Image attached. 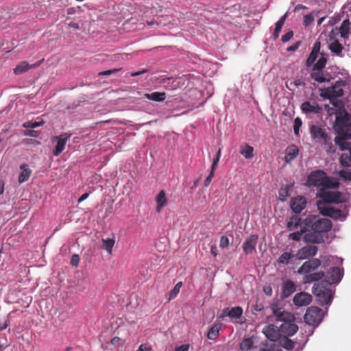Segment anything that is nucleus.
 <instances>
[{
  "label": "nucleus",
  "instance_id": "1",
  "mask_svg": "<svg viewBox=\"0 0 351 351\" xmlns=\"http://www.w3.org/2000/svg\"><path fill=\"white\" fill-rule=\"evenodd\" d=\"M335 128L338 136L335 137V143L340 149H343L346 145L345 141L351 138V116L346 110L337 114Z\"/></svg>",
  "mask_w": 351,
  "mask_h": 351
},
{
  "label": "nucleus",
  "instance_id": "2",
  "mask_svg": "<svg viewBox=\"0 0 351 351\" xmlns=\"http://www.w3.org/2000/svg\"><path fill=\"white\" fill-rule=\"evenodd\" d=\"M309 186L319 187L320 190L335 189L339 186V183L332 178L328 177L322 170L312 171L307 178Z\"/></svg>",
  "mask_w": 351,
  "mask_h": 351
},
{
  "label": "nucleus",
  "instance_id": "3",
  "mask_svg": "<svg viewBox=\"0 0 351 351\" xmlns=\"http://www.w3.org/2000/svg\"><path fill=\"white\" fill-rule=\"evenodd\" d=\"M311 138L317 143L321 145L327 153L334 154L336 152L335 143L333 144L332 138L328 134L325 129L316 125L310 127Z\"/></svg>",
  "mask_w": 351,
  "mask_h": 351
},
{
  "label": "nucleus",
  "instance_id": "4",
  "mask_svg": "<svg viewBox=\"0 0 351 351\" xmlns=\"http://www.w3.org/2000/svg\"><path fill=\"white\" fill-rule=\"evenodd\" d=\"M303 223L306 226L308 230H315L321 234L329 232L332 228V222L327 218H319L316 215H310L307 217Z\"/></svg>",
  "mask_w": 351,
  "mask_h": 351
},
{
  "label": "nucleus",
  "instance_id": "5",
  "mask_svg": "<svg viewBox=\"0 0 351 351\" xmlns=\"http://www.w3.org/2000/svg\"><path fill=\"white\" fill-rule=\"evenodd\" d=\"M312 292L317 297L321 305H327L331 302L332 298V290L326 287L324 283L315 284Z\"/></svg>",
  "mask_w": 351,
  "mask_h": 351
},
{
  "label": "nucleus",
  "instance_id": "6",
  "mask_svg": "<svg viewBox=\"0 0 351 351\" xmlns=\"http://www.w3.org/2000/svg\"><path fill=\"white\" fill-rule=\"evenodd\" d=\"M323 311L317 306H310L307 308L304 316V322L311 326H317L322 322Z\"/></svg>",
  "mask_w": 351,
  "mask_h": 351
},
{
  "label": "nucleus",
  "instance_id": "7",
  "mask_svg": "<svg viewBox=\"0 0 351 351\" xmlns=\"http://www.w3.org/2000/svg\"><path fill=\"white\" fill-rule=\"evenodd\" d=\"M273 315L276 317V322H282L286 323L288 322H294L295 316L290 312L286 311L277 302H274L270 305Z\"/></svg>",
  "mask_w": 351,
  "mask_h": 351
},
{
  "label": "nucleus",
  "instance_id": "8",
  "mask_svg": "<svg viewBox=\"0 0 351 351\" xmlns=\"http://www.w3.org/2000/svg\"><path fill=\"white\" fill-rule=\"evenodd\" d=\"M344 85V82L341 80L337 81L333 86L324 89L321 93V96L329 99L341 97L344 92L343 89Z\"/></svg>",
  "mask_w": 351,
  "mask_h": 351
},
{
  "label": "nucleus",
  "instance_id": "9",
  "mask_svg": "<svg viewBox=\"0 0 351 351\" xmlns=\"http://www.w3.org/2000/svg\"><path fill=\"white\" fill-rule=\"evenodd\" d=\"M319 197L326 203L339 204L344 202L342 193L339 191H330L326 189L320 190Z\"/></svg>",
  "mask_w": 351,
  "mask_h": 351
},
{
  "label": "nucleus",
  "instance_id": "10",
  "mask_svg": "<svg viewBox=\"0 0 351 351\" xmlns=\"http://www.w3.org/2000/svg\"><path fill=\"white\" fill-rule=\"evenodd\" d=\"M71 134L64 133L59 136L53 137V141H56V145L53 151V154L55 156H59L64 149L67 141L71 138Z\"/></svg>",
  "mask_w": 351,
  "mask_h": 351
},
{
  "label": "nucleus",
  "instance_id": "11",
  "mask_svg": "<svg viewBox=\"0 0 351 351\" xmlns=\"http://www.w3.org/2000/svg\"><path fill=\"white\" fill-rule=\"evenodd\" d=\"M317 247L315 245H306L300 248L295 254L298 260L307 259L314 256L317 252Z\"/></svg>",
  "mask_w": 351,
  "mask_h": 351
},
{
  "label": "nucleus",
  "instance_id": "12",
  "mask_svg": "<svg viewBox=\"0 0 351 351\" xmlns=\"http://www.w3.org/2000/svg\"><path fill=\"white\" fill-rule=\"evenodd\" d=\"M343 276V271L338 267H333L327 273L326 276V282L330 284L339 283Z\"/></svg>",
  "mask_w": 351,
  "mask_h": 351
},
{
  "label": "nucleus",
  "instance_id": "13",
  "mask_svg": "<svg viewBox=\"0 0 351 351\" xmlns=\"http://www.w3.org/2000/svg\"><path fill=\"white\" fill-rule=\"evenodd\" d=\"M311 301V295L304 291L296 293L293 298V302L297 306H306L308 305Z\"/></svg>",
  "mask_w": 351,
  "mask_h": 351
},
{
  "label": "nucleus",
  "instance_id": "14",
  "mask_svg": "<svg viewBox=\"0 0 351 351\" xmlns=\"http://www.w3.org/2000/svg\"><path fill=\"white\" fill-rule=\"evenodd\" d=\"M306 200L303 196H298L291 199L290 206L295 213H300L306 207Z\"/></svg>",
  "mask_w": 351,
  "mask_h": 351
},
{
  "label": "nucleus",
  "instance_id": "15",
  "mask_svg": "<svg viewBox=\"0 0 351 351\" xmlns=\"http://www.w3.org/2000/svg\"><path fill=\"white\" fill-rule=\"evenodd\" d=\"M306 243H321L324 242V236L315 230H308L303 237Z\"/></svg>",
  "mask_w": 351,
  "mask_h": 351
},
{
  "label": "nucleus",
  "instance_id": "16",
  "mask_svg": "<svg viewBox=\"0 0 351 351\" xmlns=\"http://www.w3.org/2000/svg\"><path fill=\"white\" fill-rule=\"evenodd\" d=\"M243 315V308L241 306H235L232 308H224L219 316V318L229 317L232 319H238Z\"/></svg>",
  "mask_w": 351,
  "mask_h": 351
},
{
  "label": "nucleus",
  "instance_id": "17",
  "mask_svg": "<svg viewBox=\"0 0 351 351\" xmlns=\"http://www.w3.org/2000/svg\"><path fill=\"white\" fill-rule=\"evenodd\" d=\"M321 214L324 216L330 217L335 219H345L346 217L341 210L330 207L323 208L321 210Z\"/></svg>",
  "mask_w": 351,
  "mask_h": 351
},
{
  "label": "nucleus",
  "instance_id": "18",
  "mask_svg": "<svg viewBox=\"0 0 351 351\" xmlns=\"http://www.w3.org/2000/svg\"><path fill=\"white\" fill-rule=\"evenodd\" d=\"M258 241L257 235H251L243 244V250L246 254H252L256 250Z\"/></svg>",
  "mask_w": 351,
  "mask_h": 351
},
{
  "label": "nucleus",
  "instance_id": "19",
  "mask_svg": "<svg viewBox=\"0 0 351 351\" xmlns=\"http://www.w3.org/2000/svg\"><path fill=\"white\" fill-rule=\"evenodd\" d=\"M280 330L285 335L291 337L297 332L298 326L293 322H288L281 324Z\"/></svg>",
  "mask_w": 351,
  "mask_h": 351
},
{
  "label": "nucleus",
  "instance_id": "20",
  "mask_svg": "<svg viewBox=\"0 0 351 351\" xmlns=\"http://www.w3.org/2000/svg\"><path fill=\"white\" fill-rule=\"evenodd\" d=\"M279 330L278 328L273 325L269 324L263 329V332L265 335L267 339L270 341H276L279 337Z\"/></svg>",
  "mask_w": 351,
  "mask_h": 351
},
{
  "label": "nucleus",
  "instance_id": "21",
  "mask_svg": "<svg viewBox=\"0 0 351 351\" xmlns=\"http://www.w3.org/2000/svg\"><path fill=\"white\" fill-rule=\"evenodd\" d=\"M296 291V285L291 280H286L282 286V295L284 298L289 297Z\"/></svg>",
  "mask_w": 351,
  "mask_h": 351
},
{
  "label": "nucleus",
  "instance_id": "22",
  "mask_svg": "<svg viewBox=\"0 0 351 351\" xmlns=\"http://www.w3.org/2000/svg\"><path fill=\"white\" fill-rule=\"evenodd\" d=\"M345 149H341L342 151L348 150L349 154H342L339 158V162L341 166L344 167H349L351 166V143L345 141Z\"/></svg>",
  "mask_w": 351,
  "mask_h": 351
},
{
  "label": "nucleus",
  "instance_id": "23",
  "mask_svg": "<svg viewBox=\"0 0 351 351\" xmlns=\"http://www.w3.org/2000/svg\"><path fill=\"white\" fill-rule=\"evenodd\" d=\"M301 109L306 114H320L322 112V108L317 104H311L309 101H305L302 103Z\"/></svg>",
  "mask_w": 351,
  "mask_h": 351
},
{
  "label": "nucleus",
  "instance_id": "24",
  "mask_svg": "<svg viewBox=\"0 0 351 351\" xmlns=\"http://www.w3.org/2000/svg\"><path fill=\"white\" fill-rule=\"evenodd\" d=\"M43 61H38L33 64H29L26 61L21 62L20 64H19L14 69V73L16 75H20L25 72H27L28 70L32 68L38 67L40 65L41 62Z\"/></svg>",
  "mask_w": 351,
  "mask_h": 351
},
{
  "label": "nucleus",
  "instance_id": "25",
  "mask_svg": "<svg viewBox=\"0 0 351 351\" xmlns=\"http://www.w3.org/2000/svg\"><path fill=\"white\" fill-rule=\"evenodd\" d=\"M299 149L295 145H291L287 147L285 151V161L290 163L298 155Z\"/></svg>",
  "mask_w": 351,
  "mask_h": 351
},
{
  "label": "nucleus",
  "instance_id": "26",
  "mask_svg": "<svg viewBox=\"0 0 351 351\" xmlns=\"http://www.w3.org/2000/svg\"><path fill=\"white\" fill-rule=\"evenodd\" d=\"M321 48V43L319 41L315 42L313 45V49L306 60L307 66L313 64L317 58Z\"/></svg>",
  "mask_w": 351,
  "mask_h": 351
},
{
  "label": "nucleus",
  "instance_id": "27",
  "mask_svg": "<svg viewBox=\"0 0 351 351\" xmlns=\"http://www.w3.org/2000/svg\"><path fill=\"white\" fill-rule=\"evenodd\" d=\"M156 202L157 204L156 210L157 213H160L162 209L167 206V199L165 191H160L156 197Z\"/></svg>",
  "mask_w": 351,
  "mask_h": 351
},
{
  "label": "nucleus",
  "instance_id": "28",
  "mask_svg": "<svg viewBox=\"0 0 351 351\" xmlns=\"http://www.w3.org/2000/svg\"><path fill=\"white\" fill-rule=\"evenodd\" d=\"M299 226H301V218L298 215H293L291 217L287 222V228L289 231L297 229Z\"/></svg>",
  "mask_w": 351,
  "mask_h": 351
},
{
  "label": "nucleus",
  "instance_id": "29",
  "mask_svg": "<svg viewBox=\"0 0 351 351\" xmlns=\"http://www.w3.org/2000/svg\"><path fill=\"white\" fill-rule=\"evenodd\" d=\"M324 276V271H319L316 273L308 274L303 278L304 283H311L312 282L318 281Z\"/></svg>",
  "mask_w": 351,
  "mask_h": 351
},
{
  "label": "nucleus",
  "instance_id": "30",
  "mask_svg": "<svg viewBox=\"0 0 351 351\" xmlns=\"http://www.w3.org/2000/svg\"><path fill=\"white\" fill-rule=\"evenodd\" d=\"M144 97L149 100L161 102L165 100L166 93L165 92H154L152 93H145Z\"/></svg>",
  "mask_w": 351,
  "mask_h": 351
},
{
  "label": "nucleus",
  "instance_id": "31",
  "mask_svg": "<svg viewBox=\"0 0 351 351\" xmlns=\"http://www.w3.org/2000/svg\"><path fill=\"white\" fill-rule=\"evenodd\" d=\"M20 169H21V172L19 176V182L23 183L29 179L32 174V170L29 169L25 164H22L20 166Z\"/></svg>",
  "mask_w": 351,
  "mask_h": 351
},
{
  "label": "nucleus",
  "instance_id": "32",
  "mask_svg": "<svg viewBox=\"0 0 351 351\" xmlns=\"http://www.w3.org/2000/svg\"><path fill=\"white\" fill-rule=\"evenodd\" d=\"M350 21L348 19L344 20L339 27V34L342 38L344 40L348 39L350 36Z\"/></svg>",
  "mask_w": 351,
  "mask_h": 351
},
{
  "label": "nucleus",
  "instance_id": "33",
  "mask_svg": "<svg viewBox=\"0 0 351 351\" xmlns=\"http://www.w3.org/2000/svg\"><path fill=\"white\" fill-rule=\"evenodd\" d=\"M240 154L246 159H251L254 157V148L248 144L241 145Z\"/></svg>",
  "mask_w": 351,
  "mask_h": 351
},
{
  "label": "nucleus",
  "instance_id": "34",
  "mask_svg": "<svg viewBox=\"0 0 351 351\" xmlns=\"http://www.w3.org/2000/svg\"><path fill=\"white\" fill-rule=\"evenodd\" d=\"M329 49L339 56H342V51L343 49V47L342 45L337 40H334L332 41L328 46Z\"/></svg>",
  "mask_w": 351,
  "mask_h": 351
},
{
  "label": "nucleus",
  "instance_id": "35",
  "mask_svg": "<svg viewBox=\"0 0 351 351\" xmlns=\"http://www.w3.org/2000/svg\"><path fill=\"white\" fill-rule=\"evenodd\" d=\"M311 78L315 81L322 83L325 82H329L330 78L324 75L322 71H314L311 73Z\"/></svg>",
  "mask_w": 351,
  "mask_h": 351
},
{
  "label": "nucleus",
  "instance_id": "36",
  "mask_svg": "<svg viewBox=\"0 0 351 351\" xmlns=\"http://www.w3.org/2000/svg\"><path fill=\"white\" fill-rule=\"evenodd\" d=\"M293 184H287L279 190V199L282 202L287 200L290 195Z\"/></svg>",
  "mask_w": 351,
  "mask_h": 351
},
{
  "label": "nucleus",
  "instance_id": "37",
  "mask_svg": "<svg viewBox=\"0 0 351 351\" xmlns=\"http://www.w3.org/2000/svg\"><path fill=\"white\" fill-rule=\"evenodd\" d=\"M308 231V229L306 228V226L304 224L302 227L300 228V231L294 232L289 235V239H292L295 241H300L302 237L303 234L306 233Z\"/></svg>",
  "mask_w": 351,
  "mask_h": 351
},
{
  "label": "nucleus",
  "instance_id": "38",
  "mask_svg": "<svg viewBox=\"0 0 351 351\" xmlns=\"http://www.w3.org/2000/svg\"><path fill=\"white\" fill-rule=\"evenodd\" d=\"M293 257H295V254H292L291 252H284L282 254L278 259L277 260V262L279 264H284L287 265L289 263V261L293 258Z\"/></svg>",
  "mask_w": 351,
  "mask_h": 351
},
{
  "label": "nucleus",
  "instance_id": "39",
  "mask_svg": "<svg viewBox=\"0 0 351 351\" xmlns=\"http://www.w3.org/2000/svg\"><path fill=\"white\" fill-rule=\"evenodd\" d=\"M103 245L102 247L105 249L109 254H112V248L115 243L114 239H102Z\"/></svg>",
  "mask_w": 351,
  "mask_h": 351
},
{
  "label": "nucleus",
  "instance_id": "40",
  "mask_svg": "<svg viewBox=\"0 0 351 351\" xmlns=\"http://www.w3.org/2000/svg\"><path fill=\"white\" fill-rule=\"evenodd\" d=\"M280 343L284 348L290 350L294 348L295 343L287 337H282L280 339Z\"/></svg>",
  "mask_w": 351,
  "mask_h": 351
},
{
  "label": "nucleus",
  "instance_id": "41",
  "mask_svg": "<svg viewBox=\"0 0 351 351\" xmlns=\"http://www.w3.org/2000/svg\"><path fill=\"white\" fill-rule=\"evenodd\" d=\"M327 62V58L325 57V55L322 53L321 57L317 60V62L313 65V71H322L325 66Z\"/></svg>",
  "mask_w": 351,
  "mask_h": 351
},
{
  "label": "nucleus",
  "instance_id": "42",
  "mask_svg": "<svg viewBox=\"0 0 351 351\" xmlns=\"http://www.w3.org/2000/svg\"><path fill=\"white\" fill-rule=\"evenodd\" d=\"M254 341L252 338H245L239 345V348L242 351L249 350L253 346Z\"/></svg>",
  "mask_w": 351,
  "mask_h": 351
},
{
  "label": "nucleus",
  "instance_id": "43",
  "mask_svg": "<svg viewBox=\"0 0 351 351\" xmlns=\"http://www.w3.org/2000/svg\"><path fill=\"white\" fill-rule=\"evenodd\" d=\"M219 326H213L208 331L207 337L209 339H215L219 336Z\"/></svg>",
  "mask_w": 351,
  "mask_h": 351
},
{
  "label": "nucleus",
  "instance_id": "44",
  "mask_svg": "<svg viewBox=\"0 0 351 351\" xmlns=\"http://www.w3.org/2000/svg\"><path fill=\"white\" fill-rule=\"evenodd\" d=\"M182 286V282H178L175 285L173 289L169 293V301H170V300H173V299L176 298V296L178 295V294L179 293V292L180 291V289H181Z\"/></svg>",
  "mask_w": 351,
  "mask_h": 351
},
{
  "label": "nucleus",
  "instance_id": "45",
  "mask_svg": "<svg viewBox=\"0 0 351 351\" xmlns=\"http://www.w3.org/2000/svg\"><path fill=\"white\" fill-rule=\"evenodd\" d=\"M45 121L43 120H41L40 121H28L24 123L23 127L25 128L34 129L35 128L43 125Z\"/></svg>",
  "mask_w": 351,
  "mask_h": 351
},
{
  "label": "nucleus",
  "instance_id": "46",
  "mask_svg": "<svg viewBox=\"0 0 351 351\" xmlns=\"http://www.w3.org/2000/svg\"><path fill=\"white\" fill-rule=\"evenodd\" d=\"M312 270L308 261L304 262L302 265L298 269V273L300 274H307Z\"/></svg>",
  "mask_w": 351,
  "mask_h": 351
},
{
  "label": "nucleus",
  "instance_id": "47",
  "mask_svg": "<svg viewBox=\"0 0 351 351\" xmlns=\"http://www.w3.org/2000/svg\"><path fill=\"white\" fill-rule=\"evenodd\" d=\"M315 19V16L313 14H306L303 17V24L305 27L308 26L311 24Z\"/></svg>",
  "mask_w": 351,
  "mask_h": 351
},
{
  "label": "nucleus",
  "instance_id": "48",
  "mask_svg": "<svg viewBox=\"0 0 351 351\" xmlns=\"http://www.w3.org/2000/svg\"><path fill=\"white\" fill-rule=\"evenodd\" d=\"M302 125V121L300 118L296 117L294 120L293 131L295 135L299 134L300 128Z\"/></svg>",
  "mask_w": 351,
  "mask_h": 351
},
{
  "label": "nucleus",
  "instance_id": "49",
  "mask_svg": "<svg viewBox=\"0 0 351 351\" xmlns=\"http://www.w3.org/2000/svg\"><path fill=\"white\" fill-rule=\"evenodd\" d=\"M283 25H284L276 22V27H275V29H274V33H273L274 40H276V38H278L280 32Z\"/></svg>",
  "mask_w": 351,
  "mask_h": 351
},
{
  "label": "nucleus",
  "instance_id": "50",
  "mask_svg": "<svg viewBox=\"0 0 351 351\" xmlns=\"http://www.w3.org/2000/svg\"><path fill=\"white\" fill-rule=\"evenodd\" d=\"M307 261L309 263L312 270L316 269L321 265V261L318 258H313Z\"/></svg>",
  "mask_w": 351,
  "mask_h": 351
},
{
  "label": "nucleus",
  "instance_id": "51",
  "mask_svg": "<svg viewBox=\"0 0 351 351\" xmlns=\"http://www.w3.org/2000/svg\"><path fill=\"white\" fill-rule=\"evenodd\" d=\"M339 175L341 178L345 180H351V172L346 170H341L339 172Z\"/></svg>",
  "mask_w": 351,
  "mask_h": 351
},
{
  "label": "nucleus",
  "instance_id": "52",
  "mask_svg": "<svg viewBox=\"0 0 351 351\" xmlns=\"http://www.w3.org/2000/svg\"><path fill=\"white\" fill-rule=\"evenodd\" d=\"M293 36V32L292 30H289L285 34H284L281 40L282 43H287L290 39H291Z\"/></svg>",
  "mask_w": 351,
  "mask_h": 351
},
{
  "label": "nucleus",
  "instance_id": "53",
  "mask_svg": "<svg viewBox=\"0 0 351 351\" xmlns=\"http://www.w3.org/2000/svg\"><path fill=\"white\" fill-rule=\"evenodd\" d=\"M219 246L221 248H227L229 246V239L226 236H222L220 239Z\"/></svg>",
  "mask_w": 351,
  "mask_h": 351
},
{
  "label": "nucleus",
  "instance_id": "54",
  "mask_svg": "<svg viewBox=\"0 0 351 351\" xmlns=\"http://www.w3.org/2000/svg\"><path fill=\"white\" fill-rule=\"evenodd\" d=\"M25 134L27 136H29L32 137L37 138L40 135V132L37 130H34L33 129L27 130L25 131Z\"/></svg>",
  "mask_w": 351,
  "mask_h": 351
},
{
  "label": "nucleus",
  "instance_id": "55",
  "mask_svg": "<svg viewBox=\"0 0 351 351\" xmlns=\"http://www.w3.org/2000/svg\"><path fill=\"white\" fill-rule=\"evenodd\" d=\"M79 263H80V256H79V255H77V254H73V255L71 256V264L73 266L77 267V266H78Z\"/></svg>",
  "mask_w": 351,
  "mask_h": 351
},
{
  "label": "nucleus",
  "instance_id": "56",
  "mask_svg": "<svg viewBox=\"0 0 351 351\" xmlns=\"http://www.w3.org/2000/svg\"><path fill=\"white\" fill-rule=\"evenodd\" d=\"M121 69L119 68V69H110V70H107V71H104L103 72H100L99 74L100 75H110L112 73H114L116 72H118L121 70Z\"/></svg>",
  "mask_w": 351,
  "mask_h": 351
},
{
  "label": "nucleus",
  "instance_id": "57",
  "mask_svg": "<svg viewBox=\"0 0 351 351\" xmlns=\"http://www.w3.org/2000/svg\"><path fill=\"white\" fill-rule=\"evenodd\" d=\"M136 351H152V347L149 344H141Z\"/></svg>",
  "mask_w": 351,
  "mask_h": 351
},
{
  "label": "nucleus",
  "instance_id": "58",
  "mask_svg": "<svg viewBox=\"0 0 351 351\" xmlns=\"http://www.w3.org/2000/svg\"><path fill=\"white\" fill-rule=\"evenodd\" d=\"M213 176H214V171H212V170L210 171V173H209V175L207 176V178H206L205 181H204V186L206 187L208 186L211 182V180L213 178Z\"/></svg>",
  "mask_w": 351,
  "mask_h": 351
},
{
  "label": "nucleus",
  "instance_id": "59",
  "mask_svg": "<svg viewBox=\"0 0 351 351\" xmlns=\"http://www.w3.org/2000/svg\"><path fill=\"white\" fill-rule=\"evenodd\" d=\"M300 45H301V41H298L295 44H293V45H291L290 47H289L287 48V51H296L299 48Z\"/></svg>",
  "mask_w": 351,
  "mask_h": 351
},
{
  "label": "nucleus",
  "instance_id": "60",
  "mask_svg": "<svg viewBox=\"0 0 351 351\" xmlns=\"http://www.w3.org/2000/svg\"><path fill=\"white\" fill-rule=\"evenodd\" d=\"M263 292L265 293V295L271 296L273 293L272 287L270 285L265 286L263 287Z\"/></svg>",
  "mask_w": 351,
  "mask_h": 351
},
{
  "label": "nucleus",
  "instance_id": "61",
  "mask_svg": "<svg viewBox=\"0 0 351 351\" xmlns=\"http://www.w3.org/2000/svg\"><path fill=\"white\" fill-rule=\"evenodd\" d=\"M189 348V344H183L176 348L175 351H188Z\"/></svg>",
  "mask_w": 351,
  "mask_h": 351
},
{
  "label": "nucleus",
  "instance_id": "62",
  "mask_svg": "<svg viewBox=\"0 0 351 351\" xmlns=\"http://www.w3.org/2000/svg\"><path fill=\"white\" fill-rule=\"evenodd\" d=\"M219 160L220 159L219 158H217V157H215L213 159L212 167H211L212 171H215V170L216 169V168H217V167L218 165Z\"/></svg>",
  "mask_w": 351,
  "mask_h": 351
},
{
  "label": "nucleus",
  "instance_id": "63",
  "mask_svg": "<svg viewBox=\"0 0 351 351\" xmlns=\"http://www.w3.org/2000/svg\"><path fill=\"white\" fill-rule=\"evenodd\" d=\"M210 253L211 254L216 257L218 255V250L216 245H212L210 247Z\"/></svg>",
  "mask_w": 351,
  "mask_h": 351
},
{
  "label": "nucleus",
  "instance_id": "64",
  "mask_svg": "<svg viewBox=\"0 0 351 351\" xmlns=\"http://www.w3.org/2000/svg\"><path fill=\"white\" fill-rule=\"evenodd\" d=\"M162 82L165 85V86H167L169 84H170L171 83H173L174 81L173 80V78L171 77H168V78H165L162 80Z\"/></svg>",
  "mask_w": 351,
  "mask_h": 351
}]
</instances>
